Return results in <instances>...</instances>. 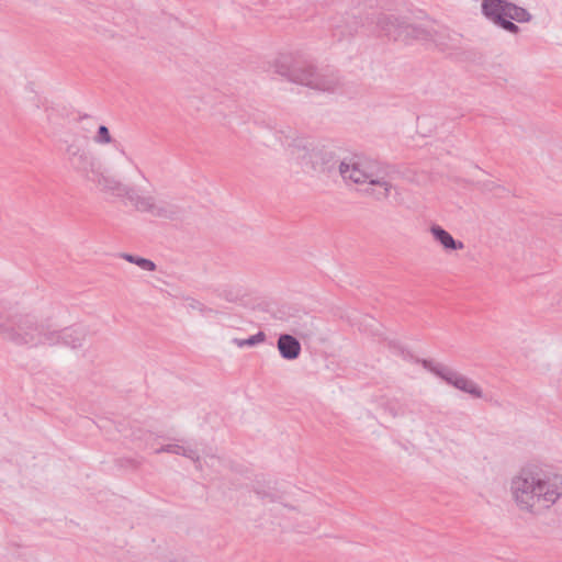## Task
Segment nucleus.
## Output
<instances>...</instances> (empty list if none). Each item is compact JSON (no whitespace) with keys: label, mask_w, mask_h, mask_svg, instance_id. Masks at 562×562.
<instances>
[{"label":"nucleus","mask_w":562,"mask_h":562,"mask_svg":"<svg viewBox=\"0 0 562 562\" xmlns=\"http://www.w3.org/2000/svg\"><path fill=\"white\" fill-rule=\"evenodd\" d=\"M510 492L522 512L535 513L537 506L548 509L562 496V475L526 467L512 479Z\"/></svg>","instance_id":"1"},{"label":"nucleus","mask_w":562,"mask_h":562,"mask_svg":"<svg viewBox=\"0 0 562 562\" xmlns=\"http://www.w3.org/2000/svg\"><path fill=\"white\" fill-rule=\"evenodd\" d=\"M91 182L95 183L104 193L117 198H126L135 210L140 213H147L154 217L168 221L182 220L186 214V210L171 200L138 194L134 187L125 184L115 177L105 173L103 167Z\"/></svg>","instance_id":"2"},{"label":"nucleus","mask_w":562,"mask_h":562,"mask_svg":"<svg viewBox=\"0 0 562 562\" xmlns=\"http://www.w3.org/2000/svg\"><path fill=\"white\" fill-rule=\"evenodd\" d=\"M0 336L14 346L26 348L48 346L54 337L49 321L34 314L14 315L8 323H0Z\"/></svg>","instance_id":"3"},{"label":"nucleus","mask_w":562,"mask_h":562,"mask_svg":"<svg viewBox=\"0 0 562 562\" xmlns=\"http://www.w3.org/2000/svg\"><path fill=\"white\" fill-rule=\"evenodd\" d=\"M274 71L289 81L319 91H335L340 79L334 71H318L307 60L293 55H280L274 61Z\"/></svg>","instance_id":"4"},{"label":"nucleus","mask_w":562,"mask_h":562,"mask_svg":"<svg viewBox=\"0 0 562 562\" xmlns=\"http://www.w3.org/2000/svg\"><path fill=\"white\" fill-rule=\"evenodd\" d=\"M282 144L295 159L310 165L315 172L328 177L338 173V165L341 160L336 157L333 150L324 147L310 148L308 142L303 137H299L296 132L291 128L288 131V134H284Z\"/></svg>","instance_id":"5"},{"label":"nucleus","mask_w":562,"mask_h":562,"mask_svg":"<svg viewBox=\"0 0 562 562\" xmlns=\"http://www.w3.org/2000/svg\"><path fill=\"white\" fill-rule=\"evenodd\" d=\"M63 144L65 160L70 170L82 179L91 181L102 168V164L88 143L75 136L71 139H64Z\"/></svg>","instance_id":"6"},{"label":"nucleus","mask_w":562,"mask_h":562,"mask_svg":"<svg viewBox=\"0 0 562 562\" xmlns=\"http://www.w3.org/2000/svg\"><path fill=\"white\" fill-rule=\"evenodd\" d=\"M385 166L381 162L367 158H351L349 160H341L338 165V173L347 181L353 183H369L379 178L381 170Z\"/></svg>","instance_id":"7"},{"label":"nucleus","mask_w":562,"mask_h":562,"mask_svg":"<svg viewBox=\"0 0 562 562\" xmlns=\"http://www.w3.org/2000/svg\"><path fill=\"white\" fill-rule=\"evenodd\" d=\"M376 25L394 41L422 40L427 35L422 27L412 25L405 19L393 14L381 13L376 19Z\"/></svg>","instance_id":"8"},{"label":"nucleus","mask_w":562,"mask_h":562,"mask_svg":"<svg viewBox=\"0 0 562 562\" xmlns=\"http://www.w3.org/2000/svg\"><path fill=\"white\" fill-rule=\"evenodd\" d=\"M482 11L498 13L503 15V18L510 19L518 23L529 22L531 20V14L525 8L506 0H483Z\"/></svg>","instance_id":"9"},{"label":"nucleus","mask_w":562,"mask_h":562,"mask_svg":"<svg viewBox=\"0 0 562 562\" xmlns=\"http://www.w3.org/2000/svg\"><path fill=\"white\" fill-rule=\"evenodd\" d=\"M438 376L448 384L473 397L481 398L483 396L481 387L475 382L450 368H438Z\"/></svg>","instance_id":"10"},{"label":"nucleus","mask_w":562,"mask_h":562,"mask_svg":"<svg viewBox=\"0 0 562 562\" xmlns=\"http://www.w3.org/2000/svg\"><path fill=\"white\" fill-rule=\"evenodd\" d=\"M53 336L48 346L54 347L63 345L71 349H77L82 347L86 341L87 331L80 327H66L60 330L53 327Z\"/></svg>","instance_id":"11"},{"label":"nucleus","mask_w":562,"mask_h":562,"mask_svg":"<svg viewBox=\"0 0 562 562\" xmlns=\"http://www.w3.org/2000/svg\"><path fill=\"white\" fill-rule=\"evenodd\" d=\"M370 186L378 188H371L367 190V192L373 195L378 201L387 199L391 195L392 190L397 191L396 187H394L391 182V168L389 166H385L381 170L379 178H374V181H371Z\"/></svg>","instance_id":"12"},{"label":"nucleus","mask_w":562,"mask_h":562,"mask_svg":"<svg viewBox=\"0 0 562 562\" xmlns=\"http://www.w3.org/2000/svg\"><path fill=\"white\" fill-rule=\"evenodd\" d=\"M277 348L281 358L288 361L296 360L302 351V346L299 339L290 334L279 335Z\"/></svg>","instance_id":"13"},{"label":"nucleus","mask_w":562,"mask_h":562,"mask_svg":"<svg viewBox=\"0 0 562 562\" xmlns=\"http://www.w3.org/2000/svg\"><path fill=\"white\" fill-rule=\"evenodd\" d=\"M361 25L362 22L355 14L347 13L333 24L334 36L338 37V40L351 37L358 32Z\"/></svg>","instance_id":"14"},{"label":"nucleus","mask_w":562,"mask_h":562,"mask_svg":"<svg viewBox=\"0 0 562 562\" xmlns=\"http://www.w3.org/2000/svg\"><path fill=\"white\" fill-rule=\"evenodd\" d=\"M429 232L445 251L462 250L464 248V244L461 240L454 239L448 231L438 224H432L429 227Z\"/></svg>","instance_id":"15"},{"label":"nucleus","mask_w":562,"mask_h":562,"mask_svg":"<svg viewBox=\"0 0 562 562\" xmlns=\"http://www.w3.org/2000/svg\"><path fill=\"white\" fill-rule=\"evenodd\" d=\"M482 12L487 19L493 21L497 26L502 27L503 30H505L512 34H517L520 30L518 27V25H516L513 22V20H510V19L503 18V15H501L498 13H490L487 11H482Z\"/></svg>","instance_id":"16"},{"label":"nucleus","mask_w":562,"mask_h":562,"mask_svg":"<svg viewBox=\"0 0 562 562\" xmlns=\"http://www.w3.org/2000/svg\"><path fill=\"white\" fill-rule=\"evenodd\" d=\"M120 257L122 259L126 260L127 262L134 263V265L138 266L140 269L146 270V271H155L157 268L156 263L153 260L147 259V258H143L139 256L127 254V252L120 254Z\"/></svg>","instance_id":"17"},{"label":"nucleus","mask_w":562,"mask_h":562,"mask_svg":"<svg viewBox=\"0 0 562 562\" xmlns=\"http://www.w3.org/2000/svg\"><path fill=\"white\" fill-rule=\"evenodd\" d=\"M93 142L98 145H106V144H111V143H116L112 138L111 133H110L108 126H105V125H100L98 127V131H97L95 135L93 136Z\"/></svg>","instance_id":"18"},{"label":"nucleus","mask_w":562,"mask_h":562,"mask_svg":"<svg viewBox=\"0 0 562 562\" xmlns=\"http://www.w3.org/2000/svg\"><path fill=\"white\" fill-rule=\"evenodd\" d=\"M266 337L267 336L263 331H258L256 335H252L247 339L235 338L233 341L235 345H237L240 348L246 347V346L251 347V346H256L260 342H263L266 340Z\"/></svg>","instance_id":"19"},{"label":"nucleus","mask_w":562,"mask_h":562,"mask_svg":"<svg viewBox=\"0 0 562 562\" xmlns=\"http://www.w3.org/2000/svg\"><path fill=\"white\" fill-rule=\"evenodd\" d=\"M256 493L265 504L281 502L282 499V495L278 492L258 490Z\"/></svg>","instance_id":"20"},{"label":"nucleus","mask_w":562,"mask_h":562,"mask_svg":"<svg viewBox=\"0 0 562 562\" xmlns=\"http://www.w3.org/2000/svg\"><path fill=\"white\" fill-rule=\"evenodd\" d=\"M180 456H183V457L192 460L194 462L195 469L198 471H203V462H202L199 453L196 452V450L184 447V452H180Z\"/></svg>","instance_id":"21"},{"label":"nucleus","mask_w":562,"mask_h":562,"mask_svg":"<svg viewBox=\"0 0 562 562\" xmlns=\"http://www.w3.org/2000/svg\"><path fill=\"white\" fill-rule=\"evenodd\" d=\"M162 452L180 456V452H184V447L180 446V445H176V443H169V445L161 446L160 448L155 450V453H157V454L162 453Z\"/></svg>","instance_id":"22"},{"label":"nucleus","mask_w":562,"mask_h":562,"mask_svg":"<svg viewBox=\"0 0 562 562\" xmlns=\"http://www.w3.org/2000/svg\"><path fill=\"white\" fill-rule=\"evenodd\" d=\"M187 306L189 310L199 311L202 314L213 312L212 308L206 307L204 304H202L200 301L195 299H187Z\"/></svg>","instance_id":"23"},{"label":"nucleus","mask_w":562,"mask_h":562,"mask_svg":"<svg viewBox=\"0 0 562 562\" xmlns=\"http://www.w3.org/2000/svg\"><path fill=\"white\" fill-rule=\"evenodd\" d=\"M384 409L394 418L404 414V412L397 407L393 401H387L384 405Z\"/></svg>","instance_id":"24"},{"label":"nucleus","mask_w":562,"mask_h":562,"mask_svg":"<svg viewBox=\"0 0 562 562\" xmlns=\"http://www.w3.org/2000/svg\"><path fill=\"white\" fill-rule=\"evenodd\" d=\"M420 362H422V364H423V367L425 369H427L430 372L435 373L437 376H438V368H447L443 364H439V363L434 364L430 360H426V359L422 360Z\"/></svg>","instance_id":"25"},{"label":"nucleus","mask_w":562,"mask_h":562,"mask_svg":"<svg viewBox=\"0 0 562 562\" xmlns=\"http://www.w3.org/2000/svg\"><path fill=\"white\" fill-rule=\"evenodd\" d=\"M215 462H220V460L214 456L210 457L209 460H204V463L209 467H213Z\"/></svg>","instance_id":"26"},{"label":"nucleus","mask_w":562,"mask_h":562,"mask_svg":"<svg viewBox=\"0 0 562 562\" xmlns=\"http://www.w3.org/2000/svg\"><path fill=\"white\" fill-rule=\"evenodd\" d=\"M483 187L486 190H493L494 188H496V184L494 182H492V181H488V182L484 183Z\"/></svg>","instance_id":"27"},{"label":"nucleus","mask_w":562,"mask_h":562,"mask_svg":"<svg viewBox=\"0 0 562 562\" xmlns=\"http://www.w3.org/2000/svg\"><path fill=\"white\" fill-rule=\"evenodd\" d=\"M559 236L562 238V222H561V225H560V228H559Z\"/></svg>","instance_id":"28"}]
</instances>
